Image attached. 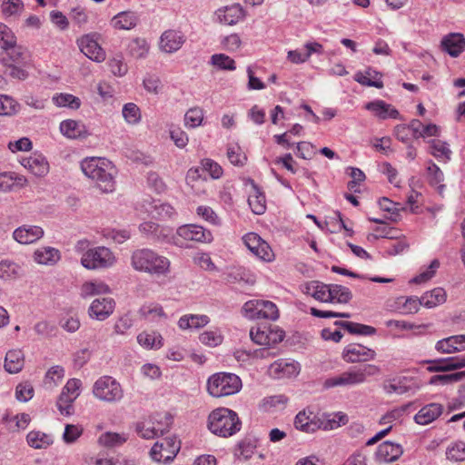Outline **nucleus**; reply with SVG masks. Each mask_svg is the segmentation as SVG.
<instances>
[{
  "instance_id": "obj_1",
  "label": "nucleus",
  "mask_w": 465,
  "mask_h": 465,
  "mask_svg": "<svg viewBox=\"0 0 465 465\" xmlns=\"http://www.w3.org/2000/svg\"><path fill=\"white\" fill-rule=\"evenodd\" d=\"M81 169L85 176L96 183L103 193H112L114 190L116 170L109 160L100 157L85 158L81 162Z\"/></svg>"
},
{
  "instance_id": "obj_2",
  "label": "nucleus",
  "mask_w": 465,
  "mask_h": 465,
  "mask_svg": "<svg viewBox=\"0 0 465 465\" xmlns=\"http://www.w3.org/2000/svg\"><path fill=\"white\" fill-rule=\"evenodd\" d=\"M380 372L381 369L374 364L354 366L338 375L325 379L322 385L325 389L354 387L364 383L368 376H375Z\"/></svg>"
},
{
  "instance_id": "obj_3",
  "label": "nucleus",
  "mask_w": 465,
  "mask_h": 465,
  "mask_svg": "<svg viewBox=\"0 0 465 465\" xmlns=\"http://www.w3.org/2000/svg\"><path fill=\"white\" fill-rule=\"evenodd\" d=\"M208 428L213 434L227 438L240 431L242 421L234 411L221 407L209 414Z\"/></svg>"
},
{
  "instance_id": "obj_4",
  "label": "nucleus",
  "mask_w": 465,
  "mask_h": 465,
  "mask_svg": "<svg viewBox=\"0 0 465 465\" xmlns=\"http://www.w3.org/2000/svg\"><path fill=\"white\" fill-rule=\"evenodd\" d=\"M131 262L134 270L157 275L165 274L170 267L166 257L148 248L135 250L132 253Z\"/></svg>"
},
{
  "instance_id": "obj_5",
  "label": "nucleus",
  "mask_w": 465,
  "mask_h": 465,
  "mask_svg": "<svg viewBox=\"0 0 465 465\" xmlns=\"http://www.w3.org/2000/svg\"><path fill=\"white\" fill-rule=\"evenodd\" d=\"M242 389V381L236 374L218 372L209 377L207 391L213 397L220 398L237 393Z\"/></svg>"
},
{
  "instance_id": "obj_6",
  "label": "nucleus",
  "mask_w": 465,
  "mask_h": 465,
  "mask_svg": "<svg viewBox=\"0 0 465 465\" xmlns=\"http://www.w3.org/2000/svg\"><path fill=\"white\" fill-rule=\"evenodd\" d=\"M115 262L114 252L104 246L90 248L81 257V264L88 270L106 269L112 267Z\"/></svg>"
},
{
  "instance_id": "obj_7",
  "label": "nucleus",
  "mask_w": 465,
  "mask_h": 465,
  "mask_svg": "<svg viewBox=\"0 0 465 465\" xmlns=\"http://www.w3.org/2000/svg\"><path fill=\"white\" fill-rule=\"evenodd\" d=\"M244 316L255 319L275 321L279 318V311L275 303L267 300H251L242 306Z\"/></svg>"
},
{
  "instance_id": "obj_8",
  "label": "nucleus",
  "mask_w": 465,
  "mask_h": 465,
  "mask_svg": "<svg viewBox=\"0 0 465 465\" xmlns=\"http://www.w3.org/2000/svg\"><path fill=\"white\" fill-rule=\"evenodd\" d=\"M93 393L100 401L107 402L118 401L124 396L120 383L111 376L99 378L94 384Z\"/></svg>"
},
{
  "instance_id": "obj_9",
  "label": "nucleus",
  "mask_w": 465,
  "mask_h": 465,
  "mask_svg": "<svg viewBox=\"0 0 465 465\" xmlns=\"http://www.w3.org/2000/svg\"><path fill=\"white\" fill-rule=\"evenodd\" d=\"M180 448V441L175 438H165L162 442L154 443L150 455L153 460L168 464L174 459Z\"/></svg>"
},
{
  "instance_id": "obj_10",
  "label": "nucleus",
  "mask_w": 465,
  "mask_h": 465,
  "mask_svg": "<svg viewBox=\"0 0 465 465\" xmlns=\"http://www.w3.org/2000/svg\"><path fill=\"white\" fill-rule=\"evenodd\" d=\"M244 245L260 260L272 262L274 253L267 242L255 232H248L242 237Z\"/></svg>"
},
{
  "instance_id": "obj_11",
  "label": "nucleus",
  "mask_w": 465,
  "mask_h": 465,
  "mask_svg": "<svg viewBox=\"0 0 465 465\" xmlns=\"http://www.w3.org/2000/svg\"><path fill=\"white\" fill-rule=\"evenodd\" d=\"M77 43L81 52L89 59L96 63L104 61L106 57L105 52L99 45L94 35H85Z\"/></svg>"
},
{
  "instance_id": "obj_12",
  "label": "nucleus",
  "mask_w": 465,
  "mask_h": 465,
  "mask_svg": "<svg viewBox=\"0 0 465 465\" xmlns=\"http://www.w3.org/2000/svg\"><path fill=\"white\" fill-rule=\"evenodd\" d=\"M375 357V351L358 343L348 345L342 351L343 360L349 363L365 362Z\"/></svg>"
},
{
  "instance_id": "obj_13",
  "label": "nucleus",
  "mask_w": 465,
  "mask_h": 465,
  "mask_svg": "<svg viewBox=\"0 0 465 465\" xmlns=\"http://www.w3.org/2000/svg\"><path fill=\"white\" fill-rule=\"evenodd\" d=\"M177 235L186 241L210 242L213 240L209 230L196 224H185L177 229Z\"/></svg>"
},
{
  "instance_id": "obj_14",
  "label": "nucleus",
  "mask_w": 465,
  "mask_h": 465,
  "mask_svg": "<svg viewBox=\"0 0 465 465\" xmlns=\"http://www.w3.org/2000/svg\"><path fill=\"white\" fill-rule=\"evenodd\" d=\"M300 364L294 361L281 359L269 367V373L274 379L291 378L300 372Z\"/></svg>"
},
{
  "instance_id": "obj_15",
  "label": "nucleus",
  "mask_w": 465,
  "mask_h": 465,
  "mask_svg": "<svg viewBox=\"0 0 465 465\" xmlns=\"http://www.w3.org/2000/svg\"><path fill=\"white\" fill-rule=\"evenodd\" d=\"M465 367V354L456 357L441 358L429 361L428 371L430 372H446Z\"/></svg>"
},
{
  "instance_id": "obj_16",
  "label": "nucleus",
  "mask_w": 465,
  "mask_h": 465,
  "mask_svg": "<svg viewBox=\"0 0 465 465\" xmlns=\"http://www.w3.org/2000/svg\"><path fill=\"white\" fill-rule=\"evenodd\" d=\"M349 419L347 414L341 411L333 413H317V430H331L341 425H345Z\"/></svg>"
},
{
  "instance_id": "obj_17",
  "label": "nucleus",
  "mask_w": 465,
  "mask_h": 465,
  "mask_svg": "<svg viewBox=\"0 0 465 465\" xmlns=\"http://www.w3.org/2000/svg\"><path fill=\"white\" fill-rule=\"evenodd\" d=\"M293 425L298 430L313 433L317 431V413L310 408L304 409L296 414Z\"/></svg>"
},
{
  "instance_id": "obj_18",
  "label": "nucleus",
  "mask_w": 465,
  "mask_h": 465,
  "mask_svg": "<svg viewBox=\"0 0 465 465\" xmlns=\"http://www.w3.org/2000/svg\"><path fill=\"white\" fill-rule=\"evenodd\" d=\"M114 301L112 298H97L89 307V315L91 318L98 321H104L114 312Z\"/></svg>"
},
{
  "instance_id": "obj_19",
  "label": "nucleus",
  "mask_w": 465,
  "mask_h": 465,
  "mask_svg": "<svg viewBox=\"0 0 465 465\" xmlns=\"http://www.w3.org/2000/svg\"><path fill=\"white\" fill-rule=\"evenodd\" d=\"M185 41L183 34L176 30H167L163 32L160 38V48L165 53H174L178 51Z\"/></svg>"
},
{
  "instance_id": "obj_20",
  "label": "nucleus",
  "mask_w": 465,
  "mask_h": 465,
  "mask_svg": "<svg viewBox=\"0 0 465 465\" xmlns=\"http://www.w3.org/2000/svg\"><path fill=\"white\" fill-rule=\"evenodd\" d=\"M402 453L401 445L387 440L379 445L375 455L377 460L390 463L397 460Z\"/></svg>"
},
{
  "instance_id": "obj_21",
  "label": "nucleus",
  "mask_w": 465,
  "mask_h": 465,
  "mask_svg": "<svg viewBox=\"0 0 465 465\" xmlns=\"http://www.w3.org/2000/svg\"><path fill=\"white\" fill-rule=\"evenodd\" d=\"M44 235V230L35 225H23L15 229L13 232L14 239L22 244H30Z\"/></svg>"
},
{
  "instance_id": "obj_22",
  "label": "nucleus",
  "mask_w": 465,
  "mask_h": 465,
  "mask_svg": "<svg viewBox=\"0 0 465 465\" xmlns=\"http://www.w3.org/2000/svg\"><path fill=\"white\" fill-rule=\"evenodd\" d=\"M216 15L220 23L232 25L245 16V12L241 5L235 4L218 9Z\"/></svg>"
},
{
  "instance_id": "obj_23",
  "label": "nucleus",
  "mask_w": 465,
  "mask_h": 465,
  "mask_svg": "<svg viewBox=\"0 0 465 465\" xmlns=\"http://www.w3.org/2000/svg\"><path fill=\"white\" fill-rule=\"evenodd\" d=\"M21 163L35 176H44L49 170L48 162L40 153H34L29 157L23 158Z\"/></svg>"
},
{
  "instance_id": "obj_24",
  "label": "nucleus",
  "mask_w": 465,
  "mask_h": 465,
  "mask_svg": "<svg viewBox=\"0 0 465 465\" xmlns=\"http://www.w3.org/2000/svg\"><path fill=\"white\" fill-rule=\"evenodd\" d=\"M443 411L440 403H430L423 406L414 416V420L420 425H428L439 418Z\"/></svg>"
},
{
  "instance_id": "obj_25",
  "label": "nucleus",
  "mask_w": 465,
  "mask_h": 465,
  "mask_svg": "<svg viewBox=\"0 0 465 465\" xmlns=\"http://www.w3.org/2000/svg\"><path fill=\"white\" fill-rule=\"evenodd\" d=\"M435 349L442 353H453L465 350V334L453 335L437 341Z\"/></svg>"
},
{
  "instance_id": "obj_26",
  "label": "nucleus",
  "mask_w": 465,
  "mask_h": 465,
  "mask_svg": "<svg viewBox=\"0 0 465 465\" xmlns=\"http://www.w3.org/2000/svg\"><path fill=\"white\" fill-rule=\"evenodd\" d=\"M61 133L70 139H83L89 135L86 126L72 119L64 120L60 124Z\"/></svg>"
},
{
  "instance_id": "obj_27",
  "label": "nucleus",
  "mask_w": 465,
  "mask_h": 465,
  "mask_svg": "<svg viewBox=\"0 0 465 465\" xmlns=\"http://www.w3.org/2000/svg\"><path fill=\"white\" fill-rule=\"evenodd\" d=\"M441 47L450 56L457 57L465 48V38L461 34H450L442 39Z\"/></svg>"
},
{
  "instance_id": "obj_28",
  "label": "nucleus",
  "mask_w": 465,
  "mask_h": 465,
  "mask_svg": "<svg viewBox=\"0 0 465 465\" xmlns=\"http://www.w3.org/2000/svg\"><path fill=\"white\" fill-rule=\"evenodd\" d=\"M365 108L369 111H371L377 117L381 119H397L400 115L398 110L382 100L370 102L365 105Z\"/></svg>"
},
{
  "instance_id": "obj_29",
  "label": "nucleus",
  "mask_w": 465,
  "mask_h": 465,
  "mask_svg": "<svg viewBox=\"0 0 465 465\" xmlns=\"http://www.w3.org/2000/svg\"><path fill=\"white\" fill-rule=\"evenodd\" d=\"M304 292L317 301L329 302L330 284H325L319 281H312L305 284Z\"/></svg>"
},
{
  "instance_id": "obj_30",
  "label": "nucleus",
  "mask_w": 465,
  "mask_h": 465,
  "mask_svg": "<svg viewBox=\"0 0 465 465\" xmlns=\"http://www.w3.org/2000/svg\"><path fill=\"white\" fill-rule=\"evenodd\" d=\"M25 364V355L21 350H10L5 358V370L9 373H18Z\"/></svg>"
},
{
  "instance_id": "obj_31",
  "label": "nucleus",
  "mask_w": 465,
  "mask_h": 465,
  "mask_svg": "<svg viewBox=\"0 0 465 465\" xmlns=\"http://www.w3.org/2000/svg\"><path fill=\"white\" fill-rule=\"evenodd\" d=\"M258 439L253 435H247L241 440L235 448L234 455L244 460L250 459L257 448Z\"/></svg>"
},
{
  "instance_id": "obj_32",
  "label": "nucleus",
  "mask_w": 465,
  "mask_h": 465,
  "mask_svg": "<svg viewBox=\"0 0 465 465\" xmlns=\"http://www.w3.org/2000/svg\"><path fill=\"white\" fill-rule=\"evenodd\" d=\"M427 178L429 183L431 186H436L438 193L443 196L446 188V185L442 183L444 181V174L440 167L432 161L428 162Z\"/></svg>"
},
{
  "instance_id": "obj_33",
  "label": "nucleus",
  "mask_w": 465,
  "mask_h": 465,
  "mask_svg": "<svg viewBox=\"0 0 465 465\" xmlns=\"http://www.w3.org/2000/svg\"><path fill=\"white\" fill-rule=\"evenodd\" d=\"M61 258L60 252L54 247H42L34 252V260L39 264L53 265Z\"/></svg>"
},
{
  "instance_id": "obj_34",
  "label": "nucleus",
  "mask_w": 465,
  "mask_h": 465,
  "mask_svg": "<svg viewBox=\"0 0 465 465\" xmlns=\"http://www.w3.org/2000/svg\"><path fill=\"white\" fill-rule=\"evenodd\" d=\"M139 314L142 318L149 322H157L167 319V315L163 312V307L158 303L143 304L139 310Z\"/></svg>"
},
{
  "instance_id": "obj_35",
  "label": "nucleus",
  "mask_w": 465,
  "mask_h": 465,
  "mask_svg": "<svg viewBox=\"0 0 465 465\" xmlns=\"http://www.w3.org/2000/svg\"><path fill=\"white\" fill-rule=\"evenodd\" d=\"M210 319L204 314H186L178 321V326L182 330L199 329L207 325Z\"/></svg>"
},
{
  "instance_id": "obj_36",
  "label": "nucleus",
  "mask_w": 465,
  "mask_h": 465,
  "mask_svg": "<svg viewBox=\"0 0 465 465\" xmlns=\"http://www.w3.org/2000/svg\"><path fill=\"white\" fill-rule=\"evenodd\" d=\"M26 441L34 449H46L53 444L54 439L51 434L40 430H32L27 434Z\"/></svg>"
},
{
  "instance_id": "obj_37",
  "label": "nucleus",
  "mask_w": 465,
  "mask_h": 465,
  "mask_svg": "<svg viewBox=\"0 0 465 465\" xmlns=\"http://www.w3.org/2000/svg\"><path fill=\"white\" fill-rule=\"evenodd\" d=\"M112 23L117 29L130 30L137 25L138 16L131 11L121 12L114 16Z\"/></svg>"
},
{
  "instance_id": "obj_38",
  "label": "nucleus",
  "mask_w": 465,
  "mask_h": 465,
  "mask_svg": "<svg viewBox=\"0 0 465 465\" xmlns=\"http://www.w3.org/2000/svg\"><path fill=\"white\" fill-rule=\"evenodd\" d=\"M25 181V178L16 175L15 173H0V192L8 193L13 191L15 186L22 187Z\"/></svg>"
},
{
  "instance_id": "obj_39",
  "label": "nucleus",
  "mask_w": 465,
  "mask_h": 465,
  "mask_svg": "<svg viewBox=\"0 0 465 465\" xmlns=\"http://www.w3.org/2000/svg\"><path fill=\"white\" fill-rule=\"evenodd\" d=\"M446 297L444 289L440 287L434 288L421 296V303L426 308H433L445 302Z\"/></svg>"
},
{
  "instance_id": "obj_40",
  "label": "nucleus",
  "mask_w": 465,
  "mask_h": 465,
  "mask_svg": "<svg viewBox=\"0 0 465 465\" xmlns=\"http://www.w3.org/2000/svg\"><path fill=\"white\" fill-rule=\"evenodd\" d=\"M407 381L408 379L406 377H395L387 380L383 384V390L388 394H404L410 391Z\"/></svg>"
},
{
  "instance_id": "obj_41",
  "label": "nucleus",
  "mask_w": 465,
  "mask_h": 465,
  "mask_svg": "<svg viewBox=\"0 0 465 465\" xmlns=\"http://www.w3.org/2000/svg\"><path fill=\"white\" fill-rule=\"evenodd\" d=\"M108 292H110V288L107 284L101 281H94L84 282L81 287L80 295L83 298H89Z\"/></svg>"
},
{
  "instance_id": "obj_42",
  "label": "nucleus",
  "mask_w": 465,
  "mask_h": 465,
  "mask_svg": "<svg viewBox=\"0 0 465 465\" xmlns=\"http://www.w3.org/2000/svg\"><path fill=\"white\" fill-rule=\"evenodd\" d=\"M135 430L143 439L151 440L163 435L165 429L158 428L151 420L139 421L136 423Z\"/></svg>"
},
{
  "instance_id": "obj_43",
  "label": "nucleus",
  "mask_w": 465,
  "mask_h": 465,
  "mask_svg": "<svg viewBox=\"0 0 465 465\" xmlns=\"http://www.w3.org/2000/svg\"><path fill=\"white\" fill-rule=\"evenodd\" d=\"M354 80L365 86H372L376 88H381L383 86L380 74L371 69H368L365 73L357 72L354 75Z\"/></svg>"
},
{
  "instance_id": "obj_44",
  "label": "nucleus",
  "mask_w": 465,
  "mask_h": 465,
  "mask_svg": "<svg viewBox=\"0 0 465 465\" xmlns=\"http://www.w3.org/2000/svg\"><path fill=\"white\" fill-rule=\"evenodd\" d=\"M329 293V302L348 303L352 298L350 289L340 284H330Z\"/></svg>"
},
{
  "instance_id": "obj_45",
  "label": "nucleus",
  "mask_w": 465,
  "mask_h": 465,
  "mask_svg": "<svg viewBox=\"0 0 465 465\" xmlns=\"http://www.w3.org/2000/svg\"><path fill=\"white\" fill-rule=\"evenodd\" d=\"M138 343L145 349H159L163 346V337L155 332H141L137 336Z\"/></svg>"
},
{
  "instance_id": "obj_46",
  "label": "nucleus",
  "mask_w": 465,
  "mask_h": 465,
  "mask_svg": "<svg viewBox=\"0 0 465 465\" xmlns=\"http://www.w3.org/2000/svg\"><path fill=\"white\" fill-rule=\"evenodd\" d=\"M7 55V63L12 62L16 64H23L26 61V52L25 49L16 45V41L12 44L10 46H6L4 48Z\"/></svg>"
},
{
  "instance_id": "obj_47",
  "label": "nucleus",
  "mask_w": 465,
  "mask_h": 465,
  "mask_svg": "<svg viewBox=\"0 0 465 465\" xmlns=\"http://www.w3.org/2000/svg\"><path fill=\"white\" fill-rule=\"evenodd\" d=\"M21 267L11 260H2L0 262V278L3 280H11L19 276Z\"/></svg>"
},
{
  "instance_id": "obj_48",
  "label": "nucleus",
  "mask_w": 465,
  "mask_h": 465,
  "mask_svg": "<svg viewBox=\"0 0 465 465\" xmlns=\"http://www.w3.org/2000/svg\"><path fill=\"white\" fill-rule=\"evenodd\" d=\"M465 378V371H457L449 374H437L430 377V385H448L458 382Z\"/></svg>"
},
{
  "instance_id": "obj_49",
  "label": "nucleus",
  "mask_w": 465,
  "mask_h": 465,
  "mask_svg": "<svg viewBox=\"0 0 465 465\" xmlns=\"http://www.w3.org/2000/svg\"><path fill=\"white\" fill-rule=\"evenodd\" d=\"M127 439L124 433L105 432L99 437V443L104 447L114 448L123 445Z\"/></svg>"
},
{
  "instance_id": "obj_50",
  "label": "nucleus",
  "mask_w": 465,
  "mask_h": 465,
  "mask_svg": "<svg viewBox=\"0 0 465 465\" xmlns=\"http://www.w3.org/2000/svg\"><path fill=\"white\" fill-rule=\"evenodd\" d=\"M430 153L437 159L447 162L450 159L451 151L448 144L440 140H432Z\"/></svg>"
},
{
  "instance_id": "obj_51",
  "label": "nucleus",
  "mask_w": 465,
  "mask_h": 465,
  "mask_svg": "<svg viewBox=\"0 0 465 465\" xmlns=\"http://www.w3.org/2000/svg\"><path fill=\"white\" fill-rule=\"evenodd\" d=\"M342 329L351 334L370 336L376 333L374 327L352 322H345V323L342 324Z\"/></svg>"
},
{
  "instance_id": "obj_52",
  "label": "nucleus",
  "mask_w": 465,
  "mask_h": 465,
  "mask_svg": "<svg viewBox=\"0 0 465 465\" xmlns=\"http://www.w3.org/2000/svg\"><path fill=\"white\" fill-rule=\"evenodd\" d=\"M20 104L11 96L0 94V115H13L19 111Z\"/></svg>"
},
{
  "instance_id": "obj_53",
  "label": "nucleus",
  "mask_w": 465,
  "mask_h": 465,
  "mask_svg": "<svg viewBox=\"0 0 465 465\" xmlns=\"http://www.w3.org/2000/svg\"><path fill=\"white\" fill-rule=\"evenodd\" d=\"M446 458L451 461H462L465 460V442L457 441L447 448Z\"/></svg>"
},
{
  "instance_id": "obj_54",
  "label": "nucleus",
  "mask_w": 465,
  "mask_h": 465,
  "mask_svg": "<svg viewBox=\"0 0 465 465\" xmlns=\"http://www.w3.org/2000/svg\"><path fill=\"white\" fill-rule=\"evenodd\" d=\"M211 63L221 70L233 71L236 68L234 60L224 54H213Z\"/></svg>"
},
{
  "instance_id": "obj_55",
  "label": "nucleus",
  "mask_w": 465,
  "mask_h": 465,
  "mask_svg": "<svg viewBox=\"0 0 465 465\" xmlns=\"http://www.w3.org/2000/svg\"><path fill=\"white\" fill-rule=\"evenodd\" d=\"M203 120V112L199 107L189 109L184 115V123L187 127L195 128L202 124Z\"/></svg>"
},
{
  "instance_id": "obj_56",
  "label": "nucleus",
  "mask_w": 465,
  "mask_h": 465,
  "mask_svg": "<svg viewBox=\"0 0 465 465\" xmlns=\"http://www.w3.org/2000/svg\"><path fill=\"white\" fill-rule=\"evenodd\" d=\"M248 203L255 214H262L266 210L265 197L256 187L255 193L249 196Z\"/></svg>"
},
{
  "instance_id": "obj_57",
  "label": "nucleus",
  "mask_w": 465,
  "mask_h": 465,
  "mask_svg": "<svg viewBox=\"0 0 465 465\" xmlns=\"http://www.w3.org/2000/svg\"><path fill=\"white\" fill-rule=\"evenodd\" d=\"M140 231L151 236L152 239L160 241L162 238H164L166 235L163 233V230L160 228L159 224L153 222H144L140 225Z\"/></svg>"
},
{
  "instance_id": "obj_58",
  "label": "nucleus",
  "mask_w": 465,
  "mask_h": 465,
  "mask_svg": "<svg viewBox=\"0 0 465 465\" xmlns=\"http://www.w3.org/2000/svg\"><path fill=\"white\" fill-rule=\"evenodd\" d=\"M123 116L128 124H137L141 120L139 107L134 103H128L124 105L122 111Z\"/></svg>"
},
{
  "instance_id": "obj_59",
  "label": "nucleus",
  "mask_w": 465,
  "mask_h": 465,
  "mask_svg": "<svg viewBox=\"0 0 465 465\" xmlns=\"http://www.w3.org/2000/svg\"><path fill=\"white\" fill-rule=\"evenodd\" d=\"M34 387L29 381L20 382L15 388V398L17 401L26 402L34 396Z\"/></svg>"
},
{
  "instance_id": "obj_60",
  "label": "nucleus",
  "mask_w": 465,
  "mask_h": 465,
  "mask_svg": "<svg viewBox=\"0 0 465 465\" xmlns=\"http://www.w3.org/2000/svg\"><path fill=\"white\" fill-rule=\"evenodd\" d=\"M57 106H67L72 109H77L81 105L80 99L69 94H60L53 98Z\"/></svg>"
},
{
  "instance_id": "obj_61",
  "label": "nucleus",
  "mask_w": 465,
  "mask_h": 465,
  "mask_svg": "<svg viewBox=\"0 0 465 465\" xmlns=\"http://www.w3.org/2000/svg\"><path fill=\"white\" fill-rule=\"evenodd\" d=\"M199 340L204 345L215 347L222 343L223 336L218 330H210L200 334Z\"/></svg>"
},
{
  "instance_id": "obj_62",
  "label": "nucleus",
  "mask_w": 465,
  "mask_h": 465,
  "mask_svg": "<svg viewBox=\"0 0 465 465\" xmlns=\"http://www.w3.org/2000/svg\"><path fill=\"white\" fill-rule=\"evenodd\" d=\"M250 336L253 342L260 345H269L270 337L267 335V326L252 327L250 331Z\"/></svg>"
},
{
  "instance_id": "obj_63",
  "label": "nucleus",
  "mask_w": 465,
  "mask_h": 465,
  "mask_svg": "<svg viewBox=\"0 0 465 465\" xmlns=\"http://www.w3.org/2000/svg\"><path fill=\"white\" fill-rule=\"evenodd\" d=\"M227 156L233 165L242 166L247 161L246 155L238 145H231L227 149Z\"/></svg>"
},
{
  "instance_id": "obj_64",
  "label": "nucleus",
  "mask_w": 465,
  "mask_h": 465,
  "mask_svg": "<svg viewBox=\"0 0 465 465\" xmlns=\"http://www.w3.org/2000/svg\"><path fill=\"white\" fill-rule=\"evenodd\" d=\"M76 399H73L70 394L67 395L64 392H61L59 398H58V401H57V408L59 410V411L61 412V414L63 415H71L74 411V407H73V402L75 401Z\"/></svg>"
}]
</instances>
